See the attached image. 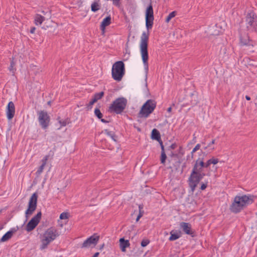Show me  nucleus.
Masks as SVG:
<instances>
[{"label": "nucleus", "instance_id": "nucleus-23", "mask_svg": "<svg viewBox=\"0 0 257 257\" xmlns=\"http://www.w3.org/2000/svg\"><path fill=\"white\" fill-rule=\"evenodd\" d=\"M151 138L153 140L158 141L160 140V135L159 132L156 129H153L152 132Z\"/></svg>", "mask_w": 257, "mask_h": 257}, {"label": "nucleus", "instance_id": "nucleus-30", "mask_svg": "<svg viewBox=\"0 0 257 257\" xmlns=\"http://www.w3.org/2000/svg\"><path fill=\"white\" fill-rule=\"evenodd\" d=\"M91 11L95 12L99 9V6L98 3H94L91 6Z\"/></svg>", "mask_w": 257, "mask_h": 257}, {"label": "nucleus", "instance_id": "nucleus-11", "mask_svg": "<svg viewBox=\"0 0 257 257\" xmlns=\"http://www.w3.org/2000/svg\"><path fill=\"white\" fill-rule=\"evenodd\" d=\"M99 239V235L94 234L84 241L82 246L86 248L93 247L97 243Z\"/></svg>", "mask_w": 257, "mask_h": 257}, {"label": "nucleus", "instance_id": "nucleus-18", "mask_svg": "<svg viewBox=\"0 0 257 257\" xmlns=\"http://www.w3.org/2000/svg\"><path fill=\"white\" fill-rule=\"evenodd\" d=\"M170 235L169 240L170 241L175 240L181 236V232L180 231L172 230L170 232Z\"/></svg>", "mask_w": 257, "mask_h": 257}, {"label": "nucleus", "instance_id": "nucleus-24", "mask_svg": "<svg viewBox=\"0 0 257 257\" xmlns=\"http://www.w3.org/2000/svg\"><path fill=\"white\" fill-rule=\"evenodd\" d=\"M218 162V160L216 158H211L208 160L207 162L204 164V166L203 167H208L211 164L215 165Z\"/></svg>", "mask_w": 257, "mask_h": 257}, {"label": "nucleus", "instance_id": "nucleus-43", "mask_svg": "<svg viewBox=\"0 0 257 257\" xmlns=\"http://www.w3.org/2000/svg\"><path fill=\"white\" fill-rule=\"evenodd\" d=\"M160 144H161V148H162V151H164V146L163 145V144L162 142H160Z\"/></svg>", "mask_w": 257, "mask_h": 257}, {"label": "nucleus", "instance_id": "nucleus-35", "mask_svg": "<svg viewBox=\"0 0 257 257\" xmlns=\"http://www.w3.org/2000/svg\"><path fill=\"white\" fill-rule=\"evenodd\" d=\"M15 63L12 61L11 63L10 66L9 67V70L11 71L13 73H14L16 70V69L15 68Z\"/></svg>", "mask_w": 257, "mask_h": 257}, {"label": "nucleus", "instance_id": "nucleus-31", "mask_svg": "<svg viewBox=\"0 0 257 257\" xmlns=\"http://www.w3.org/2000/svg\"><path fill=\"white\" fill-rule=\"evenodd\" d=\"M68 217H69V214L68 213H66V212H63L60 215V219H67L68 218Z\"/></svg>", "mask_w": 257, "mask_h": 257}, {"label": "nucleus", "instance_id": "nucleus-16", "mask_svg": "<svg viewBox=\"0 0 257 257\" xmlns=\"http://www.w3.org/2000/svg\"><path fill=\"white\" fill-rule=\"evenodd\" d=\"M110 23H111L110 16H108V17H106L105 18H104L102 20V21L101 23V25H100V29L103 33L104 32L105 27L108 26V25H109L110 24Z\"/></svg>", "mask_w": 257, "mask_h": 257}, {"label": "nucleus", "instance_id": "nucleus-15", "mask_svg": "<svg viewBox=\"0 0 257 257\" xmlns=\"http://www.w3.org/2000/svg\"><path fill=\"white\" fill-rule=\"evenodd\" d=\"M181 228L187 234H192L191 226L190 224L186 222H181L180 224Z\"/></svg>", "mask_w": 257, "mask_h": 257}, {"label": "nucleus", "instance_id": "nucleus-9", "mask_svg": "<svg viewBox=\"0 0 257 257\" xmlns=\"http://www.w3.org/2000/svg\"><path fill=\"white\" fill-rule=\"evenodd\" d=\"M37 201V195L34 193L31 197L29 202L28 208L26 211V216L27 218L31 215L36 208Z\"/></svg>", "mask_w": 257, "mask_h": 257}, {"label": "nucleus", "instance_id": "nucleus-32", "mask_svg": "<svg viewBox=\"0 0 257 257\" xmlns=\"http://www.w3.org/2000/svg\"><path fill=\"white\" fill-rule=\"evenodd\" d=\"M166 159V155L164 151H162L161 152V162L162 164H164Z\"/></svg>", "mask_w": 257, "mask_h": 257}, {"label": "nucleus", "instance_id": "nucleus-29", "mask_svg": "<svg viewBox=\"0 0 257 257\" xmlns=\"http://www.w3.org/2000/svg\"><path fill=\"white\" fill-rule=\"evenodd\" d=\"M215 140H212V141L209 143L208 145L204 147V149L206 150L207 149H209V150L213 151L214 150V147L212 146L213 145L215 144Z\"/></svg>", "mask_w": 257, "mask_h": 257}, {"label": "nucleus", "instance_id": "nucleus-48", "mask_svg": "<svg viewBox=\"0 0 257 257\" xmlns=\"http://www.w3.org/2000/svg\"><path fill=\"white\" fill-rule=\"evenodd\" d=\"M256 101H255L254 103H255V105H256V106H257V96H256Z\"/></svg>", "mask_w": 257, "mask_h": 257}, {"label": "nucleus", "instance_id": "nucleus-45", "mask_svg": "<svg viewBox=\"0 0 257 257\" xmlns=\"http://www.w3.org/2000/svg\"><path fill=\"white\" fill-rule=\"evenodd\" d=\"M99 254V252H96V253L94 254V255H93V257H97V256H98Z\"/></svg>", "mask_w": 257, "mask_h": 257}, {"label": "nucleus", "instance_id": "nucleus-13", "mask_svg": "<svg viewBox=\"0 0 257 257\" xmlns=\"http://www.w3.org/2000/svg\"><path fill=\"white\" fill-rule=\"evenodd\" d=\"M156 106L154 100H148L142 106L140 112H152Z\"/></svg>", "mask_w": 257, "mask_h": 257}, {"label": "nucleus", "instance_id": "nucleus-46", "mask_svg": "<svg viewBox=\"0 0 257 257\" xmlns=\"http://www.w3.org/2000/svg\"><path fill=\"white\" fill-rule=\"evenodd\" d=\"M171 110H172V108H171V107H168V109H167V111H168V112H170V111H171Z\"/></svg>", "mask_w": 257, "mask_h": 257}, {"label": "nucleus", "instance_id": "nucleus-1", "mask_svg": "<svg viewBox=\"0 0 257 257\" xmlns=\"http://www.w3.org/2000/svg\"><path fill=\"white\" fill-rule=\"evenodd\" d=\"M59 236V233L55 227L48 228L40 235L39 249L41 250L47 249L49 245Z\"/></svg>", "mask_w": 257, "mask_h": 257}, {"label": "nucleus", "instance_id": "nucleus-28", "mask_svg": "<svg viewBox=\"0 0 257 257\" xmlns=\"http://www.w3.org/2000/svg\"><path fill=\"white\" fill-rule=\"evenodd\" d=\"M102 133H104V134L110 137L113 141H116L115 136L113 133L109 132L108 130H106L103 131Z\"/></svg>", "mask_w": 257, "mask_h": 257}, {"label": "nucleus", "instance_id": "nucleus-17", "mask_svg": "<svg viewBox=\"0 0 257 257\" xmlns=\"http://www.w3.org/2000/svg\"><path fill=\"white\" fill-rule=\"evenodd\" d=\"M120 247L122 251L125 252L126 248L128 247L130 244L128 240H125L123 238H121L119 239Z\"/></svg>", "mask_w": 257, "mask_h": 257}, {"label": "nucleus", "instance_id": "nucleus-40", "mask_svg": "<svg viewBox=\"0 0 257 257\" xmlns=\"http://www.w3.org/2000/svg\"><path fill=\"white\" fill-rule=\"evenodd\" d=\"M14 113H8L7 117L9 119H12L14 117Z\"/></svg>", "mask_w": 257, "mask_h": 257}, {"label": "nucleus", "instance_id": "nucleus-33", "mask_svg": "<svg viewBox=\"0 0 257 257\" xmlns=\"http://www.w3.org/2000/svg\"><path fill=\"white\" fill-rule=\"evenodd\" d=\"M139 208L140 213H139V214L138 215V217H137V218L136 219V221H138L139 220V219L141 218V217L143 215V212L142 211L143 207L141 205H140Z\"/></svg>", "mask_w": 257, "mask_h": 257}, {"label": "nucleus", "instance_id": "nucleus-36", "mask_svg": "<svg viewBox=\"0 0 257 257\" xmlns=\"http://www.w3.org/2000/svg\"><path fill=\"white\" fill-rule=\"evenodd\" d=\"M113 5L116 7H119L120 0H111Z\"/></svg>", "mask_w": 257, "mask_h": 257}, {"label": "nucleus", "instance_id": "nucleus-5", "mask_svg": "<svg viewBox=\"0 0 257 257\" xmlns=\"http://www.w3.org/2000/svg\"><path fill=\"white\" fill-rule=\"evenodd\" d=\"M124 64L122 61L116 62L112 66V77L116 81H120L124 74Z\"/></svg>", "mask_w": 257, "mask_h": 257}, {"label": "nucleus", "instance_id": "nucleus-34", "mask_svg": "<svg viewBox=\"0 0 257 257\" xmlns=\"http://www.w3.org/2000/svg\"><path fill=\"white\" fill-rule=\"evenodd\" d=\"M150 240L148 239H144L142 241L141 246L142 247H145L149 244Z\"/></svg>", "mask_w": 257, "mask_h": 257}, {"label": "nucleus", "instance_id": "nucleus-39", "mask_svg": "<svg viewBox=\"0 0 257 257\" xmlns=\"http://www.w3.org/2000/svg\"><path fill=\"white\" fill-rule=\"evenodd\" d=\"M207 186V183H202L201 186V190H204Z\"/></svg>", "mask_w": 257, "mask_h": 257}, {"label": "nucleus", "instance_id": "nucleus-37", "mask_svg": "<svg viewBox=\"0 0 257 257\" xmlns=\"http://www.w3.org/2000/svg\"><path fill=\"white\" fill-rule=\"evenodd\" d=\"M200 148V144H197L195 147V148L193 149L192 151V153H194V152H195L196 151L199 150Z\"/></svg>", "mask_w": 257, "mask_h": 257}, {"label": "nucleus", "instance_id": "nucleus-12", "mask_svg": "<svg viewBox=\"0 0 257 257\" xmlns=\"http://www.w3.org/2000/svg\"><path fill=\"white\" fill-rule=\"evenodd\" d=\"M38 120L42 128H47L50 123V118L48 113H39Z\"/></svg>", "mask_w": 257, "mask_h": 257}, {"label": "nucleus", "instance_id": "nucleus-42", "mask_svg": "<svg viewBox=\"0 0 257 257\" xmlns=\"http://www.w3.org/2000/svg\"><path fill=\"white\" fill-rule=\"evenodd\" d=\"M94 112H100V110L99 109V108H96L94 110Z\"/></svg>", "mask_w": 257, "mask_h": 257}, {"label": "nucleus", "instance_id": "nucleus-10", "mask_svg": "<svg viewBox=\"0 0 257 257\" xmlns=\"http://www.w3.org/2000/svg\"><path fill=\"white\" fill-rule=\"evenodd\" d=\"M41 212H39L30 220L26 226V229L27 231H32L37 226L41 220Z\"/></svg>", "mask_w": 257, "mask_h": 257}, {"label": "nucleus", "instance_id": "nucleus-22", "mask_svg": "<svg viewBox=\"0 0 257 257\" xmlns=\"http://www.w3.org/2000/svg\"><path fill=\"white\" fill-rule=\"evenodd\" d=\"M95 114L98 118L101 119V121L104 123H107L110 121L109 117L103 118V113H95Z\"/></svg>", "mask_w": 257, "mask_h": 257}, {"label": "nucleus", "instance_id": "nucleus-25", "mask_svg": "<svg viewBox=\"0 0 257 257\" xmlns=\"http://www.w3.org/2000/svg\"><path fill=\"white\" fill-rule=\"evenodd\" d=\"M7 112H15V105L12 101L10 102L7 106Z\"/></svg>", "mask_w": 257, "mask_h": 257}, {"label": "nucleus", "instance_id": "nucleus-21", "mask_svg": "<svg viewBox=\"0 0 257 257\" xmlns=\"http://www.w3.org/2000/svg\"><path fill=\"white\" fill-rule=\"evenodd\" d=\"M13 234V232L12 231H9L6 234H5L2 238L1 239V241L2 242H5L8 240L10 239Z\"/></svg>", "mask_w": 257, "mask_h": 257}, {"label": "nucleus", "instance_id": "nucleus-19", "mask_svg": "<svg viewBox=\"0 0 257 257\" xmlns=\"http://www.w3.org/2000/svg\"><path fill=\"white\" fill-rule=\"evenodd\" d=\"M45 17L39 14H37L34 17V23L36 25H40L45 21Z\"/></svg>", "mask_w": 257, "mask_h": 257}, {"label": "nucleus", "instance_id": "nucleus-20", "mask_svg": "<svg viewBox=\"0 0 257 257\" xmlns=\"http://www.w3.org/2000/svg\"><path fill=\"white\" fill-rule=\"evenodd\" d=\"M48 160V157L46 156L42 160V164L41 165V166L39 167L38 170L37 171V173L39 175L43 172L44 167L46 164L47 161Z\"/></svg>", "mask_w": 257, "mask_h": 257}, {"label": "nucleus", "instance_id": "nucleus-49", "mask_svg": "<svg viewBox=\"0 0 257 257\" xmlns=\"http://www.w3.org/2000/svg\"><path fill=\"white\" fill-rule=\"evenodd\" d=\"M50 103H51V101H48V103H47V104L48 105H50Z\"/></svg>", "mask_w": 257, "mask_h": 257}, {"label": "nucleus", "instance_id": "nucleus-27", "mask_svg": "<svg viewBox=\"0 0 257 257\" xmlns=\"http://www.w3.org/2000/svg\"><path fill=\"white\" fill-rule=\"evenodd\" d=\"M176 15L177 12L176 11H173L170 13L166 19V22L167 23H169L172 18H174L176 16Z\"/></svg>", "mask_w": 257, "mask_h": 257}, {"label": "nucleus", "instance_id": "nucleus-26", "mask_svg": "<svg viewBox=\"0 0 257 257\" xmlns=\"http://www.w3.org/2000/svg\"><path fill=\"white\" fill-rule=\"evenodd\" d=\"M70 122L69 119L68 118L66 119H61L60 118H59V123L60 124V127L64 126L66 125Z\"/></svg>", "mask_w": 257, "mask_h": 257}, {"label": "nucleus", "instance_id": "nucleus-7", "mask_svg": "<svg viewBox=\"0 0 257 257\" xmlns=\"http://www.w3.org/2000/svg\"><path fill=\"white\" fill-rule=\"evenodd\" d=\"M246 27L248 30L254 31L257 27V18L255 14L250 12L247 13L245 20Z\"/></svg>", "mask_w": 257, "mask_h": 257}, {"label": "nucleus", "instance_id": "nucleus-50", "mask_svg": "<svg viewBox=\"0 0 257 257\" xmlns=\"http://www.w3.org/2000/svg\"><path fill=\"white\" fill-rule=\"evenodd\" d=\"M103 245H102V246H101V249H102L103 247Z\"/></svg>", "mask_w": 257, "mask_h": 257}, {"label": "nucleus", "instance_id": "nucleus-38", "mask_svg": "<svg viewBox=\"0 0 257 257\" xmlns=\"http://www.w3.org/2000/svg\"><path fill=\"white\" fill-rule=\"evenodd\" d=\"M240 43L242 45H245L248 44V39L243 41L242 39H240Z\"/></svg>", "mask_w": 257, "mask_h": 257}, {"label": "nucleus", "instance_id": "nucleus-8", "mask_svg": "<svg viewBox=\"0 0 257 257\" xmlns=\"http://www.w3.org/2000/svg\"><path fill=\"white\" fill-rule=\"evenodd\" d=\"M146 26L148 30L152 29L154 21V12L152 5L147 9L145 15Z\"/></svg>", "mask_w": 257, "mask_h": 257}, {"label": "nucleus", "instance_id": "nucleus-41", "mask_svg": "<svg viewBox=\"0 0 257 257\" xmlns=\"http://www.w3.org/2000/svg\"><path fill=\"white\" fill-rule=\"evenodd\" d=\"M36 28L35 27H32L30 30V33L32 34H34L35 32Z\"/></svg>", "mask_w": 257, "mask_h": 257}, {"label": "nucleus", "instance_id": "nucleus-2", "mask_svg": "<svg viewBox=\"0 0 257 257\" xmlns=\"http://www.w3.org/2000/svg\"><path fill=\"white\" fill-rule=\"evenodd\" d=\"M149 36V32H143L141 37L139 46L140 54L144 67L147 72L149 70V53L148 51Z\"/></svg>", "mask_w": 257, "mask_h": 257}, {"label": "nucleus", "instance_id": "nucleus-44", "mask_svg": "<svg viewBox=\"0 0 257 257\" xmlns=\"http://www.w3.org/2000/svg\"><path fill=\"white\" fill-rule=\"evenodd\" d=\"M245 98L247 100H250V97L248 96V95H246L245 96Z\"/></svg>", "mask_w": 257, "mask_h": 257}, {"label": "nucleus", "instance_id": "nucleus-3", "mask_svg": "<svg viewBox=\"0 0 257 257\" xmlns=\"http://www.w3.org/2000/svg\"><path fill=\"white\" fill-rule=\"evenodd\" d=\"M204 163L202 160H197L193 169L191 175L189 178V183L192 191H194L200 180L204 176L201 174Z\"/></svg>", "mask_w": 257, "mask_h": 257}, {"label": "nucleus", "instance_id": "nucleus-47", "mask_svg": "<svg viewBox=\"0 0 257 257\" xmlns=\"http://www.w3.org/2000/svg\"><path fill=\"white\" fill-rule=\"evenodd\" d=\"M142 114H144V116H145V117H148V114H149V113H142Z\"/></svg>", "mask_w": 257, "mask_h": 257}, {"label": "nucleus", "instance_id": "nucleus-4", "mask_svg": "<svg viewBox=\"0 0 257 257\" xmlns=\"http://www.w3.org/2000/svg\"><path fill=\"white\" fill-rule=\"evenodd\" d=\"M252 202V198L250 196L247 195L237 196L234 198V201L230 206V210L233 212H238Z\"/></svg>", "mask_w": 257, "mask_h": 257}, {"label": "nucleus", "instance_id": "nucleus-14", "mask_svg": "<svg viewBox=\"0 0 257 257\" xmlns=\"http://www.w3.org/2000/svg\"><path fill=\"white\" fill-rule=\"evenodd\" d=\"M104 94V93L103 91L94 94L87 106V110H89V109L92 107L94 103L97 102L98 100L101 99L103 97Z\"/></svg>", "mask_w": 257, "mask_h": 257}, {"label": "nucleus", "instance_id": "nucleus-6", "mask_svg": "<svg viewBox=\"0 0 257 257\" xmlns=\"http://www.w3.org/2000/svg\"><path fill=\"white\" fill-rule=\"evenodd\" d=\"M127 100L124 97H119L115 99L109 106V110L115 112H121L125 109Z\"/></svg>", "mask_w": 257, "mask_h": 257}]
</instances>
